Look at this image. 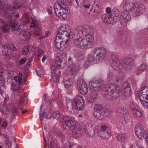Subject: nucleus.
I'll return each instance as SVG.
<instances>
[{"label": "nucleus", "instance_id": "774afa93", "mask_svg": "<svg viewBox=\"0 0 148 148\" xmlns=\"http://www.w3.org/2000/svg\"><path fill=\"white\" fill-rule=\"evenodd\" d=\"M7 123L6 121H4L1 125V126L3 127H5L7 125Z\"/></svg>", "mask_w": 148, "mask_h": 148}, {"label": "nucleus", "instance_id": "680f3d73", "mask_svg": "<svg viewBox=\"0 0 148 148\" xmlns=\"http://www.w3.org/2000/svg\"><path fill=\"white\" fill-rule=\"evenodd\" d=\"M108 129H107V127L105 125H103L101 126V129L99 132H105Z\"/></svg>", "mask_w": 148, "mask_h": 148}, {"label": "nucleus", "instance_id": "9b49d317", "mask_svg": "<svg viewBox=\"0 0 148 148\" xmlns=\"http://www.w3.org/2000/svg\"><path fill=\"white\" fill-rule=\"evenodd\" d=\"M67 60L66 53L65 52L62 53L60 56L56 58V66L59 69L63 68L66 66Z\"/></svg>", "mask_w": 148, "mask_h": 148}, {"label": "nucleus", "instance_id": "5701e85b", "mask_svg": "<svg viewBox=\"0 0 148 148\" xmlns=\"http://www.w3.org/2000/svg\"><path fill=\"white\" fill-rule=\"evenodd\" d=\"M89 85L91 90L94 92L97 91L98 89L101 86L100 83L97 80H95L93 82L90 81Z\"/></svg>", "mask_w": 148, "mask_h": 148}, {"label": "nucleus", "instance_id": "e433bc0d", "mask_svg": "<svg viewBox=\"0 0 148 148\" xmlns=\"http://www.w3.org/2000/svg\"><path fill=\"white\" fill-rule=\"evenodd\" d=\"M66 106L68 108L70 111H71L72 110H75L74 106L73 100V102H72L70 101H66Z\"/></svg>", "mask_w": 148, "mask_h": 148}, {"label": "nucleus", "instance_id": "a878e982", "mask_svg": "<svg viewBox=\"0 0 148 148\" xmlns=\"http://www.w3.org/2000/svg\"><path fill=\"white\" fill-rule=\"evenodd\" d=\"M130 84L128 81H125L123 83L122 88L123 89V92L125 94L129 95L131 91V88L130 87Z\"/></svg>", "mask_w": 148, "mask_h": 148}, {"label": "nucleus", "instance_id": "f704fd0d", "mask_svg": "<svg viewBox=\"0 0 148 148\" xmlns=\"http://www.w3.org/2000/svg\"><path fill=\"white\" fill-rule=\"evenodd\" d=\"M21 85L15 83L13 81L11 84V89L14 91L18 90Z\"/></svg>", "mask_w": 148, "mask_h": 148}, {"label": "nucleus", "instance_id": "473e14b6", "mask_svg": "<svg viewBox=\"0 0 148 148\" xmlns=\"http://www.w3.org/2000/svg\"><path fill=\"white\" fill-rule=\"evenodd\" d=\"M22 75L21 73H19L18 76H16L14 77V81L16 83L21 85L22 84Z\"/></svg>", "mask_w": 148, "mask_h": 148}, {"label": "nucleus", "instance_id": "4be33fe9", "mask_svg": "<svg viewBox=\"0 0 148 148\" xmlns=\"http://www.w3.org/2000/svg\"><path fill=\"white\" fill-rule=\"evenodd\" d=\"M138 95L140 99L141 98H143V99H148V87L144 86L140 89Z\"/></svg>", "mask_w": 148, "mask_h": 148}, {"label": "nucleus", "instance_id": "9d476101", "mask_svg": "<svg viewBox=\"0 0 148 148\" xmlns=\"http://www.w3.org/2000/svg\"><path fill=\"white\" fill-rule=\"evenodd\" d=\"M70 129L71 130H73V135L75 137H79L82 134L83 132H85L86 134L89 136L92 134L91 133V131H88L86 127L83 128L82 126H80L79 127H77L75 124L74 125V127H71Z\"/></svg>", "mask_w": 148, "mask_h": 148}, {"label": "nucleus", "instance_id": "72a5a7b5", "mask_svg": "<svg viewBox=\"0 0 148 148\" xmlns=\"http://www.w3.org/2000/svg\"><path fill=\"white\" fill-rule=\"evenodd\" d=\"M117 139L119 141L124 142L126 140V135L125 133L119 134L117 136Z\"/></svg>", "mask_w": 148, "mask_h": 148}, {"label": "nucleus", "instance_id": "e2e57ef3", "mask_svg": "<svg viewBox=\"0 0 148 148\" xmlns=\"http://www.w3.org/2000/svg\"><path fill=\"white\" fill-rule=\"evenodd\" d=\"M26 58H24L21 59L19 61L20 64H24L26 61Z\"/></svg>", "mask_w": 148, "mask_h": 148}, {"label": "nucleus", "instance_id": "3c124183", "mask_svg": "<svg viewBox=\"0 0 148 148\" xmlns=\"http://www.w3.org/2000/svg\"><path fill=\"white\" fill-rule=\"evenodd\" d=\"M105 132H98V136L101 137L103 139L105 138H106V135L105 134Z\"/></svg>", "mask_w": 148, "mask_h": 148}, {"label": "nucleus", "instance_id": "69168bd1", "mask_svg": "<svg viewBox=\"0 0 148 148\" xmlns=\"http://www.w3.org/2000/svg\"><path fill=\"white\" fill-rule=\"evenodd\" d=\"M42 130L43 131V133L44 134V139L45 141V143H46V140L45 138V133L46 132H47L46 129L44 127V129L42 128Z\"/></svg>", "mask_w": 148, "mask_h": 148}, {"label": "nucleus", "instance_id": "603ef678", "mask_svg": "<svg viewBox=\"0 0 148 148\" xmlns=\"http://www.w3.org/2000/svg\"><path fill=\"white\" fill-rule=\"evenodd\" d=\"M84 56L82 53L79 52L77 54V58L78 60H81L83 58Z\"/></svg>", "mask_w": 148, "mask_h": 148}, {"label": "nucleus", "instance_id": "f8f14e48", "mask_svg": "<svg viewBox=\"0 0 148 148\" xmlns=\"http://www.w3.org/2000/svg\"><path fill=\"white\" fill-rule=\"evenodd\" d=\"M75 110H82L84 108V102L83 98L81 96H77L73 99Z\"/></svg>", "mask_w": 148, "mask_h": 148}, {"label": "nucleus", "instance_id": "13d9d810", "mask_svg": "<svg viewBox=\"0 0 148 148\" xmlns=\"http://www.w3.org/2000/svg\"><path fill=\"white\" fill-rule=\"evenodd\" d=\"M5 143L6 145L8 146L9 147L10 146L11 147V145L12 144V141L9 140H5Z\"/></svg>", "mask_w": 148, "mask_h": 148}, {"label": "nucleus", "instance_id": "c9c22d12", "mask_svg": "<svg viewBox=\"0 0 148 148\" xmlns=\"http://www.w3.org/2000/svg\"><path fill=\"white\" fill-rule=\"evenodd\" d=\"M21 38H24V39L27 40L29 39L30 36L29 33L27 32L22 31L21 34Z\"/></svg>", "mask_w": 148, "mask_h": 148}, {"label": "nucleus", "instance_id": "c756f323", "mask_svg": "<svg viewBox=\"0 0 148 148\" xmlns=\"http://www.w3.org/2000/svg\"><path fill=\"white\" fill-rule=\"evenodd\" d=\"M39 116L41 121L45 120V119H49L51 118L50 114L47 112L40 113Z\"/></svg>", "mask_w": 148, "mask_h": 148}, {"label": "nucleus", "instance_id": "1a4fd4ad", "mask_svg": "<svg viewBox=\"0 0 148 148\" xmlns=\"http://www.w3.org/2000/svg\"><path fill=\"white\" fill-rule=\"evenodd\" d=\"M3 2L0 1V9L1 8H3L4 7L5 5H6L7 7L5 8V9L3 8V10H5V13L8 14V15H9L10 14L12 13H14L15 15H16L14 12H11L13 11H14L15 9H19L21 6V4L18 2H15L11 5L8 6L7 4L3 3L2 4Z\"/></svg>", "mask_w": 148, "mask_h": 148}, {"label": "nucleus", "instance_id": "0e129e2a", "mask_svg": "<svg viewBox=\"0 0 148 148\" xmlns=\"http://www.w3.org/2000/svg\"><path fill=\"white\" fill-rule=\"evenodd\" d=\"M36 71V73L38 76L40 77L42 76L44 74L43 73L40 71Z\"/></svg>", "mask_w": 148, "mask_h": 148}, {"label": "nucleus", "instance_id": "4468645a", "mask_svg": "<svg viewBox=\"0 0 148 148\" xmlns=\"http://www.w3.org/2000/svg\"><path fill=\"white\" fill-rule=\"evenodd\" d=\"M63 122L64 126L69 128L74 127L75 124V118L70 115L64 116L63 118Z\"/></svg>", "mask_w": 148, "mask_h": 148}, {"label": "nucleus", "instance_id": "a19ab883", "mask_svg": "<svg viewBox=\"0 0 148 148\" xmlns=\"http://www.w3.org/2000/svg\"><path fill=\"white\" fill-rule=\"evenodd\" d=\"M73 82L71 79H69L66 80L64 83V87L67 88L71 87L73 85Z\"/></svg>", "mask_w": 148, "mask_h": 148}, {"label": "nucleus", "instance_id": "7c9ffc66", "mask_svg": "<svg viewBox=\"0 0 148 148\" xmlns=\"http://www.w3.org/2000/svg\"><path fill=\"white\" fill-rule=\"evenodd\" d=\"M14 97H18L20 99H19L16 102V104H22V101L24 102V100H23L24 97H27V95H25L24 96H21L19 93V92H17L14 94Z\"/></svg>", "mask_w": 148, "mask_h": 148}, {"label": "nucleus", "instance_id": "58836bf2", "mask_svg": "<svg viewBox=\"0 0 148 148\" xmlns=\"http://www.w3.org/2000/svg\"><path fill=\"white\" fill-rule=\"evenodd\" d=\"M129 108L130 109L133 110L134 112L135 111L137 110L139 108L137 105L134 103H130L129 105Z\"/></svg>", "mask_w": 148, "mask_h": 148}, {"label": "nucleus", "instance_id": "8fccbe9b", "mask_svg": "<svg viewBox=\"0 0 148 148\" xmlns=\"http://www.w3.org/2000/svg\"><path fill=\"white\" fill-rule=\"evenodd\" d=\"M88 99V102L92 103H94L95 101L97 100L96 97L95 95H94L92 96H90V98H89Z\"/></svg>", "mask_w": 148, "mask_h": 148}, {"label": "nucleus", "instance_id": "bf43d9fd", "mask_svg": "<svg viewBox=\"0 0 148 148\" xmlns=\"http://www.w3.org/2000/svg\"><path fill=\"white\" fill-rule=\"evenodd\" d=\"M71 145L69 143H66L64 145V148H71Z\"/></svg>", "mask_w": 148, "mask_h": 148}, {"label": "nucleus", "instance_id": "a18cd8bd", "mask_svg": "<svg viewBox=\"0 0 148 148\" xmlns=\"http://www.w3.org/2000/svg\"><path fill=\"white\" fill-rule=\"evenodd\" d=\"M146 101H143L141 99H140L141 103L142 105L145 108H148V99H145Z\"/></svg>", "mask_w": 148, "mask_h": 148}, {"label": "nucleus", "instance_id": "b1692460", "mask_svg": "<svg viewBox=\"0 0 148 148\" xmlns=\"http://www.w3.org/2000/svg\"><path fill=\"white\" fill-rule=\"evenodd\" d=\"M116 113L117 116L120 117L124 116L127 112L126 108L121 107H118L116 108Z\"/></svg>", "mask_w": 148, "mask_h": 148}, {"label": "nucleus", "instance_id": "2eb2a0df", "mask_svg": "<svg viewBox=\"0 0 148 148\" xmlns=\"http://www.w3.org/2000/svg\"><path fill=\"white\" fill-rule=\"evenodd\" d=\"M78 90L83 95H86L88 91V87L86 82L81 80H78L77 82Z\"/></svg>", "mask_w": 148, "mask_h": 148}, {"label": "nucleus", "instance_id": "de8ad7c7", "mask_svg": "<svg viewBox=\"0 0 148 148\" xmlns=\"http://www.w3.org/2000/svg\"><path fill=\"white\" fill-rule=\"evenodd\" d=\"M22 21L24 23H27L29 22V19L28 16L27 15L25 14L22 17Z\"/></svg>", "mask_w": 148, "mask_h": 148}, {"label": "nucleus", "instance_id": "6ab92c4d", "mask_svg": "<svg viewBox=\"0 0 148 148\" xmlns=\"http://www.w3.org/2000/svg\"><path fill=\"white\" fill-rule=\"evenodd\" d=\"M145 131L143 126L140 124H138L135 127V132L137 136L141 139L144 138V135Z\"/></svg>", "mask_w": 148, "mask_h": 148}, {"label": "nucleus", "instance_id": "052dcab7", "mask_svg": "<svg viewBox=\"0 0 148 148\" xmlns=\"http://www.w3.org/2000/svg\"><path fill=\"white\" fill-rule=\"evenodd\" d=\"M49 102V108L51 109L54 103V101L53 100L50 99Z\"/></svg>", "mask_w": 148, "mask_h": 148}, {"label": "nucleus", "instance_id": "393cba45", "mask_svg": "<svg viewBox=\"0 0 148 148\" xmlns=\"http://www.w3.org/2000/svg\"><path fill=\"white\" fill-rule=\"evenodd\" d=\"M51 75L53 82L56 83L59 81L60 77L57 75L56 76V67L54 65H52L51 67Z\"/></svg>", "mask_w": 148, "mask_h": 148}, {"label": "nucleus", "instance_id": "79ce46f5", "mask_svg": "<svg viewBox=\"0 0 148 148\" xmlns=\"http://www.w3.org/2000/svg\"><path fill=\"white\" fill-rule=\"evenodd\" d=\"M147 66L145 63L143 64L138 67V70L139 71L143 72L147 69Z\"/></svg>", "mask_w": 148, "mask_h": 148}, {"label": "nucleus", "instance_id": "338daca9", "mask_svg": "<svg viewBox=\"0 0 148 148\" xmlns=\"http://www.w3.org/2000/svg\"><path fill=\"white\" fill-rule=\"evenodd\" d=\"M106 12L107 14H109V15H111V9L109 8H107L106 9Z\"/></svg>", "mask_w": 148, "mask_h": 148}, {"label": "nucleus", "instance_id": "a211bd4d", "mask_svg": "<svg viewBox=\"0 0 148 148\" xmlns=\"http://www.w3.org/2000/svg\"><path fill=\"white\" fill-rule=\"evenodd\" d=\"M131 16L128 12L123 11L120 16V22L123 26L127 25L128 21L131 20Z\"/></svg>", "mask_w": 148, "mask_h": 148}, {"label": "nucleus", "instance_id": "6e6d98bb", "mask_svg": "<svg viewBox=\"0 0 148 148\" xmlns=\"http://www.w3.org/2000/svg\"><path fill=\"white\" fill-rule=\"evenodd\" d=\"M41 34V32L40 30H35L34 32V34L37 36H40Z\"/></svg>", "mask_w": 148, "mask_h": 148}, {"label": "nucleus", "instance_id": "f3484780", "mask_svg": "<svg viewBox=\"0 0 148 148\" xmlns=\"http://www.w3.org/2000/svg\"><path fill=\"white\" fill-rule=\"evenodd\" d=\"M122 66L124 69L127 71L130 70L134 63L132 59L129 58H124L122 60Z\"/></svg>", "mask_w": 148, "mask_h": 148}, {"label": "nucleus", "instance_id": "09e8293b", "mask_svg": "<svg viewBox=\"0 0 148 148\" xmlns=\"http://www.w3.org/2000/svg\"><path fill=\"white\" fill-rule=\"evenodd\" d=\"M53 117L56 119H59L60 117V112L57 111L53 112Z\"/></svg>", "mask_w": 148, "mask_h": 148}, {"label": "nucleus", "instance_id": "5fc2aeb1", "mask_svg": "<svg viewBox=\"0 0 148 148\" xmlns=\"http://www.w3.org/2000/svg\"><path fill=\"white\" fill-rule=\"evenodd\" d=\"M144 138L145 139V140L148 145V130L145 132V133L144 135Z\"/></svg>", "mask_w": 148, "mask_h": 148}, {"label": "nucleus", "instance_id": "37998d69", "mask_svg": "<svg viewBox=\"0 0 148 148\" xmlns=\"http://www.w3.org/2000/svg\"><path fill=\"white\" fill-rule=\"evenodd\" d=\"M9 74V73L8 72L3 71L0 73V77H2L3 79H4L6 77H8V75Z\"/></svg>", "mask_w": 148, "mask_h": 148}, {"label": "nucleus", "instance_id": "0eeeda50", "mask_svg": "<svg viewBox=\"0 0 148 148\" xmlns=\"http://www.w3.org/2000/svg\"><path fill=\"white\" fill-rule=\"evenodd\" d=\"M105 97L108 100H115L119 96L121 92V90L114 84H107L105 86Z\"/></svg>", "mask_w": 148, "mask_h": 148}, {"label": "nucleus", "instance_id": "864d4df0", "mask_svg": "<svg viewBox=\"0 0 148 148\" xmlns=\"http://www.w3.org/2000/svg\"><path fill=\"white\" fill-rule=\"evenodd\" d=\"M104 133L105 135H106V138L107 139L111 136V134L110 132L108 129L105 131Z\"/></svg>", "mask_w": 148, "mask_h": 148}, {"label": "nucleus", "instance_id": "4c0bfd02", "mask_svg": "<svg viewBox=\"0 0 148 148\" xmlns=\"http://www.w3.org/2000/svg\"><path fill=\"white\" fill-rule=\"evenodd\" d=\"M0 111L3 113L7 114L8 110L4 104L0 105Z\"/></svg>", "mask_w": 148, "mask_h": 148}, {"label": "nucleus", "instance_id": "412c9836", "mask_svg": "<svg viewBox=\"0 0 148 148\" xmlns=\"http://www.w3.org/2000/svg\"><path fill=\"white\" fill-rule=\"evenodd\" d=\"M112 113V112L110 109L107 108L103 109L101 111V113L100 114L96 113L98 114L96 115L97 116V119L101 120L103 119L105 116H109Z\"/></svg>", "mask_w": 148, "mask_h": 148}, {"label": "nucleus", "instance_id": "c85d7f7f", "mask_svg": "<svg viewBox=\"0 0 148 148\" xmlns=\"http://www.w3.org/2000/svg\"><path fill=\"white\" fill-rule=\"evenodd\" d=\"M94 108L95 111L93 112V115L97 119V116L96 115H98V114L96 113L100 114L101 113V111L103 110L102 107L99 104L96 105L94 107Z\"/></svg>", "mask_w": 148, "mask_h": 148}, {"label": "nucleus", "instance_id": "7ed1b4c3", "mask_svg": "<svg viewBox=\"0 0 148 148\" xmlns=\"http://www.w3.org/2000/svg\"><path fill=\"white\" fill-rule=\"evenodd\" d=\"M123 9L125 11H133L134 14L135 16L141 15L145 11V6L136 0H127L124 4Z\"/></svg>", "mask_w": 148, "mask_h": 148}, {"label": "nucleus", "instance_id": "39448f33", "mask_svg": "<svg viewBox=\"0 0 148 148\" xmlns=\"http://www.w3.org/2000/svg\"><path fill=\"white\" fill-rule=\"evenodd\" d=\"M58 5H55L54 12L57 16L61 19H67L70 16L69 11L66 9L67 0H57Z\"/></svg>", "mask_w": 148, "mask_h": 148}, {"label": "nucleus", "instance_id": "c03bdc74", "mask_svg": "<svg viewBox=\"0 0 148 148\" xmlns=\"http://www.w3.org/2000/svg\"><path fill=\"white\" fill-rule=\"evenodd\" d=\"M20 109V108H18L17 106H13L11 109V110L12 112L14 114H16L18 113Z\"/></svg>", "mask_w": 148, "mask_h": 148}, {"label": "nucleus", "instance_id": "20e7f679", "mask_svg": "<svg viewBox=\"0 0 148 148\" xmlns=\"http://www.w3.org/2000/svg\"><path fill=\"white\" fill-rule=\"evenodd\" d=\"M84 36L75 34L73 32L72 39L73 43L81 49L88 48L92 46L94 37L91 35H88L86 38H82Z\"/></svg>", "mask_w": 148, "mask_h": 148}, {"label": "nucleus", "instance_id": "f257e3e1", "mask_svg": "<svg viewBox=\"0 0 148 148\" xmlns=\"http://www.w3.org/2000/svg\"><path fill=\"white\" fill-rule=\"evenodd\" d=\"M7 6L6 5H5L3 8H1L0 9V14L5 16L8 20L7 22V25L2 26L1 27V29L3 32L5 33L9 32V29H11L16 31H19L20 30L19 24L14 22L16 19L19 17V15L17 14L15 15L13 13L9 15H8L5 13V10L3 9V8L5 9Z\"/></svg>", "mask_w": 148, "mask_h": 148}, {"label": "nucleus", "instance_id": "ea45409f", "mask_svg": "<svg viewBox=\"0 0 148 148\" xmlns=\"http://www.w3.org/2000/svg\"><path fill=\"white\" fill-rule=\"evenodd\" d=\"M29 46L26 45L23 47L22 51V53L23 55H26L27 54L29 50Z\"/></svg>", "mask_w": 148, "mask_h": 148}, {"label": "nucleus", "instance_id": "2f4dec72", "mask_svg": "<svg viewBox=\"0 0 148 148\" xmlns=\"http://www.w3.org/2000/svg\"><path fill=\"white\" fill-rule=\"evenodd\" d=\"M45 134L48 142H50V143H49L48 148H54L55 144L54 139L52 137H51L50 136L47 135L46 134Z\"/></svg>", "mask_w": 148, "mask_h": 148}, {"label": "nucleus", "instance_id": "ddd939ff", "mask_svg": "<svg viewBox=\"0 0 148 148\" xmlns=\"http://www.w3.org/2000/svg\"><path fill=\"white\" fill-rule=\"evenodd\" d=\"M112 67L115 70L119 71L122 68V66L120 64L118 58L115 55H112L110 60Z\"/></svg>", "mask_w": 148, "mask_h": 148}, {"label": "nucleus", "instance_id": "49530a36", "mask_svg": "<svg viewBox=\"0 0 148 148\" xmlns=\"http://www.w3.org/2000/svg\"><path fill=\"white\" fill-rule=\"evenodd\" d=\"M135 115L138 117H141L143 115L142 112L139 110V108L137 110H136L134 112Z\"/></svg>", "mask_w": 148, "mask_h": 148}, {"label": "nucleus", "instance_id": "bb28decb", "mask_svg": "<svg viewBox=\"0 0 148 148\" xmlns=\"http://www.w3.org/2000/svg\"><path fill=\"white\" fill-rule=\"evenodd\" d=\"M119 15V10L116 8L113 9L111 12L110 16L112 18V21L116 22L117 21L118 17Z\"/></svg>", "mask_w": 148, "mask_h": 148}, {"label": "nucleus", "instance_id": "f03ea898", "mask_svg": "<svg viewBox=\"0 0 148 148\" xmlns=\"http://www.w3.org/2000/svg\"><path fill=\"white\" fill-rule=\"evenodd\" d=\"M70 38V33L67 31L65 25L61 26L55 40V46L59 50L65 49L68 45V40Z\"/></svg>", "mask_w": 148, "mask_h": 148}, {"label": "nucleus", "instance_id": "6e6552de", "mask_svg": "<svg viewBox=\"0 0 148 148\" xmlns=\"http://www.w3.org/2000/svg\"><path fill=\"white\" fill-rule=\"evenodd\" d=\"M75 34H79L84 36H87L88 35H91L92 36L94 31V29L91 27L89 26L86 28L82 26H80L75 29L73 31Z\"/></svg>", "mask_w": 148, "mask_h": 148}, {"label": "nucleus", "instance_id": "cd10ccee", "mask_svg": "<svg viewBox=\"0 0 148 148\" xmlns=\"http://www.w3.org/2000/svg\"><path fill=\"white\" fill-rule=\"evenodd\" d=\"M112 18L110 15L106 14L102 15L101 16L102 21L104 22H108L111 24H113L115 22L112 21Z\"/></svg>", "mask_w": 148, "mask_h": 148}, {"label": "nucleus", "instance_id": "dca6fc26", "mask_svg": "<svg viewBox=\"0 0 148 148\" xmlns=\"http://www.w3.org/2000/svg\"><path fill=\"white\" fill-rule=\"evenodd\" d=\"M79 67L78 64H71L70 65L68 70V75L69 77L73 78L76 75Z\"/></svg>", "mask_w": 148, "mask_h": 148}, {"label": "nucleus", "instance_id": "aec40b11", "mask_svg": "<svg viewBox=\"0 0 148 148\" xmlns=\"http://www.w3.org/2000/svg\"><path fill=\"white\" fill-rule=\"evenodd\" d=\"M8 47H9L11 50L16 51L17 50V49L15 46L12 42H10L8 45H7L6 46H4L3 47V49L2 51L3 53V54H4L5 57L6 58H9L10 57V55H8L7 52L8 50Z\"/></svg>", "mask_w": 148, "mask_h": 148}, {"label": "nucleus", "instance_id": "4d7b16f0", "mask_svg": "<svg viewBox=\"0 0 148 148\" xmlns=\"http://www.w3.org/2000/svg\"><path fill=\"white\" fill-rule=\"evenodd\" d=\"M47 12L50 14H52V8L49 6L47 7Z\"/></svg>", "mask_w": 148, "mask_h": 148}, {"label": "nucleus", "instance_id": "423d86ee", "mask_svg": "<svg viewBox=\"0 0 148 148\" xmlns=\"http://www.w3.org/2000/svg\"><path fill=\"white\" fill-rule=\"evenodd\" d=\"M93 55H90L88 59L86 61V64H94L97 62L103 60L106 54V49L103 47H96L93 50Z\"/></svg>", "mask_w": 148, "mask_h": 148}]
</instances>
